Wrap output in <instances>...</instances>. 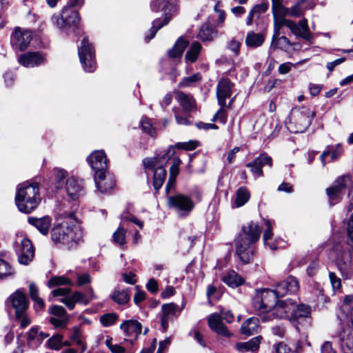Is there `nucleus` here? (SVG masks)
<instances>
[{
  "instance_id": "nucleus-46",
  "label": "nucleus",
  "mask_w": 353,
  "mask_h": 353,
  "mask_svg": "<svg viewBox=\"0 0 353 353\" xmlns=\"http://www.w3.org/2000/svg\"><path fill=\"white\" fill-rule=\"evenodd\" d=\"M112 338L107 336L105 343L112 353H126L125 349L119 344L113 343Z\"/></svg>"
},
{
  "instance_id": "nucleus-1",
  "label": "nucleus",
  "mask_w": 353,
  "mask_h": 353,
  "mask_svg": "<svg viewBox=\"0 0 353 353\" xmlns=\"http://www.w3.org/2000/svg\"><path fill=\"white\" fill-rule=\"evenodd\" d=\"M261 228L254 221L248 225H243L241 232L235 239V254L243 263H248L251 261L254 250V243L261 236Z\"/></svg>"
},
{
  "instance_id": "nucleus-39",
  "label": "nucleus",
  "mask_w": 353,
  "mask_h": 353,
  "mask_svg": "<svg viewBox=\"0 0 353 353\" xmlns=\"http://www.w3.org/2000/svg\"><path fill=\"white\" fill-rule=\"evenodd\" d=\"M188 43L183 39H179L175 43L174 47L168 51V54L170 57L177 58L180 57L185 48L187 47Z\"/></svg>"
},
{
  "instance_id": "nucleus-29",
  "label": "nucleus",
  "mask_w": 353,
  "mask_h": 353,
  "mask_svg": "<svg viewBox=\"0 0 353 353\" xmlns=\"http://www.w3.org/2000/svg\"><path fill=\"white\" fill-rule=\"evenodd\" d=\"M28 222L34 226L42 234L46 235L50 230L52 219L48 216L41 218L29 217Z\"/></svg>"
},
{
  "instance_id": "nucleus-48",
  "label": "nucleus",
  "mask_w": 353,
  "mask_h": 353,
  "mask_svg": "<svg viewBox=\"0 0 353 353\" xmlns=\"http://www.w3.org/2000/svg\"><path fill=\"white\" fill-rule=\"evenodd\" d=\"M114 243L119 245H124L125 243V230L123 226H119L116 232H114L112 236Z\"/></svg>"
},
{
  "instance_id": "nucleus-22",
  "label": "nucleus",
  "mask_w": 353,
  "mask_h": 353,
  "mask_svg": "<svg viewBox=\"0 0 353 353\" xmlns=\"http://www.w3.org/2000/svg\"><path fill=\"white\" fill-rule=\"evenodd\" d=\"M18 254V261L23 265L28 264L34 255V250L31 241L26 238H23L17 250Z\"/></svg>"
},
{
  "instance_id": "nucleus-12",
  "label": "nucleus",
  "mask_w": 353,
  "mask_h": 353,
  "mask_svg": "<svg viewBox=\"0 0 353 353\" xmlns=\"http://www.w3.org/2000/svg\"><path fill=\"white\" fill-rule=\"evenodd\" d=\"M221 314H222L220 315L217 313H214L209 316L208 319L209 327L218 334L230 337L231 333L223 323V319L225 320L227 323H230L234 320V315L230 310L225 312L223 311Z\"/></svg>"
},
{
  "instance_id": "nucleus-3",
  "label": "nucleus",
  "mask_w": 353,
  "mask_h": 353,
  "mask_svg": "<svg viewBox=\"0 0 353 353\" xmlns=\"http://www.w3.org/2000/svg\"><path fill=\"white\" fill-rule=\"evenodd\" d=\"M41 201L39 184L24 182L18 185L15 203L19 210L24 213H30L37 208Z\"/></svg>"
},
{
  "instance_id": "nucleus-52",
  "label": "nucleus",
  "mask_w": 353,
  "mask_h": 353,
  "mask_svg": "<svg viewBox=\"0 0 353 353\" xmlns=\"http://www.w3.org/2000/svg\"><path fill=\"white\" fill-rule=\"evenodd\" d=\"M70 283L69 279L64 276H54L49 280L48 285L49 288H53L54 286L68 285Z\"/></svg>"
},
{
  "instance_id": "nucleus-4",
  "label": "nucleus",
  "mask_w": 353,
  "mask_h": 353,
  "mask_svg": "<svg viewBox=\"0 0 353 353\" xmlns=\"http://www.w3.org/2000/svg\"><path fill=\"white\" fill-rule=\"evenodd\" d=\"M279 296L275 290L268 288L256 290L252 299V305L255 311L259 314L269 313L276 318V314L281 310L276 311V307L281 301H278Z\"/></svg>"
},
{
  "instance_id": "nucleus-50",
  "label": "nucleus",
  "mask_w": 353,
  "mask_h": 353,
  "mask_svg": "<svg viewBox=\"0 0 353 353\" xmlns=\"http://www.w3.org/2000/svg\"><path fill=\"white\" fill-rule=\"evenodd\" d=\"M241 46V40H238L236 37H232L227 43V48L232 51L235 56H238L240 52Z\"/></svg>"
},
{
  "instance_id": "nucleus-32",
  "label": "nucleus",
  "mask_w": 353,
  "mask_h": 353,
  "mask_svg": "<svg viewBox=\"0 0 353 353\" xmlns=\"http://www.w3.org/2000/svg\"><path fill=\"white\" fill-rule=\"evenodd\" d=\"M259 329V320L256 317H251L244 321L241 325V332L250 336L257 333Z\"/></svg>"
},
{
  "instance_id": "nucleus-14",
  "label": "nucleus",
  "mask_w": 353,
  "mask_h": 353,
  "mask_svg": "<svg viewBox=\"0 0 353 353\" xmlns=\"http://www.w3.org/2000/svg\"><path fill=\"white\" fill-rule=\"evenodd\" d=\"M168 205L170 208L174 209L181 217L189 215L194 207L191 198L181 194L168 197Z\"/></svg>"
},
{
  "instance_id": "nucleus-43",
  "label": "nucleus",
  "mask_w": 353,
  "mask_h": 353,
  "mask_svg": "<svg viewBox=\"0 0 353 353\" xmlns=\"http://www.w3.org/2000/svg\"><path fill=\"white\" fill-rule=\"evenodd\" d=\"M174 118L176 123L179 125H188L191 123L189 121L190 113L181 112L179 108H173Z\"/></svg>"
},
{
  "instance_id": "nucleus-59",
  "label": "nucleus",
  "mask_w": 353,
  "mask_h": 353,
  "mask_svg": "<svg viewBox=\"0 0 353 353\" xmlns=\"http://www.w3.org/2000/svg\"><path fill=\"white\" fill-rule=\"evenodd\" d=\"M167 6H168V3H166L163 0H154L150 4L152 10L154 11V12H157L160 9H161L163 10L165 9Z\"/></svg>"
},
{
  "instance_id": "nucleus-18",
  "label": "nucleus",
  "mask_w": 353,
  "mask_h": 353,
  "mask_svg": "<svg viewBox=\"0 0 353 353\" xmlns=\"http://www.w3.org/2000/svg\"><path fill=\"white\" fill-rule=\"evenodd\" d=\"M276 3L278 11L280 14L286 15L292 17H301L307 8L303 4L307 0H298L294 6L291 8H286L282 3V0H271Z\"/></svg>"
},
{
  "instance_id": "nucleus-34",
  "label": "nucleus",
  "mask_w": 353,
  "mask_h": 353,
  "mask_svg": "<svg viewBox=\"0 0 353 353\" xmlns=\"http://www.w3.org/2000/svg\"><path fill=\"white\" fill-rule=\"evenodd\" d=\"M222 281L232 288H237L244 283V279L234 270L223 276Z\"/></svg>"
},
{
  "instance_id": "nucleus-28",
  "label": "nucleus",
  "mask_w": 353,
  "mask_h": 353,
  "mask_svg": "<svg viewBox=\"0 0 353 353\" xmlns=\"http://www.w3.org/2000/svg\"><path fill=\"white\" fill-rule=\"evenodd\" d=\"M175 99L182 108V111L185 113H190L196 108V101L193 97L190 94H186L181 91H176Z\"/></svg>"
},
{
  "instance_id": "nucleus-13",
  "label": "nucleus",
  "mask_w": 353,
  "mask_h": 353,
  "mask_svg": "<svg viewBox=\"0 0 353 353\" xmlns=\"http://www.w3.org/2000/svg\"><path fill=\"white\" fill-rule=\"evenodd\" d=\"M351 185L352 179L349 175L337 179L334 185L326 190L330 204L334 205L338 203L345 194L346 189H349Z\"/></svg>"
},
{
  "instance_id": "nucleus-2",
  "label": "nucleus",
  "mask_w": 353,
  "mask_h": 353,
  "mask_svg": "<svg viewBox=\"0 0 353 353\" xmlns=\"http://www.w3.org/2000/svg\"><path fill=\"white\" fill-rule=\"evenodd\" d=\"M277 8L276 3L274 1H272V10L274 18L273 40L280 35V30L283 26H287L294 35L307 41L311 40L312 34L309 30L306 19H303L299 23H296L292 20L285 19L287 16L280 14Z\"/></svg>"
},
{
  "instance_id": "nucleus-33",
  "label": "nucleus",
  "mask_w": 353,
  "mask_h": 353,
  "mask_svg": "<svg viewBox=\"0 0 353 353\" xmlns=\"http://www.w3.org/2000/svg\"><path fill=\"white\" fill-rule=\"evenodd\" d=\"M261 339L262 336H258L252 338L248 342L237 343L236 344V349L240 352H254L259 348Z\"/></svg>"
},
{
  "instance_id": "nucleus-5",
  "label": "nucleus",
  "mask_w": 353,
  "mask_h": 353,
  "mask_svg": "<svg viewBox=\"0 0 353 353\" xmlns=\"http://www.w3.org/2000/svg\"><path fill=\"white\" fill-rule=\"evenodd\" d=\"M51 238L56 244H61L67 249H71L82 238V231L77 225L61 223L52 229Z\"/></svg>"
},
{
  "instance_id": "nucleus-10",
  "label": "nucleus",
  "mask_w": 353,
  "mask_h": 353,
  "mask_svg": "<svg viewBox=\"0 0 353 353\" xmlns=\"http://www.w3.org/2000/svg\"><path fill=\"white\" fill-rule=\"evenodd\" d=\"M80 62L85 72H92L97 68L95 50L91 43L85 37L78 48Z\"/></svg>"
},
{
  "instance_id": "nucleus-25",
  "label": "nucleus",
  "mask_w": 353,
  "mask_h": 353,
  "mask_svg": "<svg viewBox=\"0 0 353 353\" xmlns=\"http://www.w3.org/2000/svg\"><path fill=\"white\" fill-rule=\"evenodd\" d=\"M63 190L72 200L78 199L83 194L82 181L74 176L68 178Z\"/></svg>"
},
{
  "instance_id": "nucleus-20",
  "label": "nucleus",
  "mask_w": 353,
  "mask_h": 353,
  "mask_svg": "<svg viewBox=\"0 0 353 353\" xmlns=\"http://www.w3.org/2000/svg\"><path fill=\"white\" fill-rule=\"evenodd\" d=\"M268 165L272 166V159L266 153H262L252 161L248 163L245 166L250 168L251 172L256 176H263L262 168Z\"/></svg>"
},
{
  "instance_id": "nucleus-62",
  "label": "nucleus",
  "mask_w": 353,
  "mask_h": 353,
  "mask_svg": "<svg viewBox=\"0 0 353 353\" xmlns=\"http://www.w3.org/2000/svg\"><path fill=\"white\" fill-rule=\"evenodd\" d=\"M146 288L151 293L157 292L158 290L157 281L154 279H150L146 285Z\"/></svg>"
},
{
  "instance_id": "nucleus-24",
  "label": "nucleus",
  "mask_w": 353,
  "mask_h": 353,
  "mask_svg": "<svg viewBox=\"0 0 353 353\" xmlns=\"http://www.w3.org/2000/svg\"><path fill=\"white\" fill-rule=\"evenodd\" d=\"M234 86L233 83L227 78H222L216 86V96L218 103L221 106L226 105V99L232 95V89Z\"/></svg>"
},
{
  "instance_id": "nucleus-44",
  "label": "nucleus",
  "mask_w": 353,
  "mask_h": 353,
  "mask_svg": "<svg viewBox=\"0 0 353 353\" xmlns=\"http://www.w3.org/2000/svg\"><path fill=\"white\" fill-rule=\"evenodd\" d=\"M14 270L12 266L5 260L0 258V279L12 275Z\"/></svg>"
},
{
  "instance_id": "nucleus-41",
  "label": "nucleus",
  "mask_w": 353,
  "mask_h": 353,
  "mask_svg": "<svg viewBox=\"0 0 353 353\" xmlns=\"http://www.w3.org/2000/svg\"><path fill=\"white\" fill-rule=\"evenodd\" d=\"M216 35V32L208 25H203L199 32V37L203 41H211Z\"/></svg>"
},
{
  "instance_id": "nucleus-9",
  "label": "nucleus",
  "mask_w": 353,
  "mask_h": 353,
  "mask_svg": "<svg viewBox=\"0 0 353 353\" xmlns=\"http://www.w3.org/2000/svg\"><path fill=\"white\" fill-rule=\"evenodd\" d=\"M315 113L307 108L293 110L290 114V125L288 127L294 133L304 132L310 125Z\"/></svg>"
},
{
  "instance_id": "nucleus-37",
  "label": "nucleus",
  "mask_w": 353,
  "mask_h": 353,
  "mask_svg": "<svg viewBox=\"0 0 353 353\" xmlns=\"http://www.w3.org/2000/svg\"><path fill=\"white\" fill-rule=\"evenodd\" d=\"M111 299L117 304H126L130 299V295L129 294L128 289H115L112 294H111Z\"/></svg>"
},
{
  "instance_id": "nucleus-49",
  "label": "nucleus",
  "mask_w": 353,
  "mask_h": 353,
  "mask_svg": "<svg viewBox=\"0 0 353 353\" xmlns=\"http://www.w3.org/2000/svg\"><path fill=\"white\" fill-rule=\"evenodd\" d=\"M62 336L54 334L48 341V346L50 349L59 350L62 346Z\"/></svg>"
},
{
  "instance_id": "nucleus-35",
  "label": "nucleus",
  "mask_w": 353,
  "mask_h": 353,
  "mask_svg": "<svg viewBox=\"0 0 353 353\" xmlns=\"http://www.w3.org/2000/svg\"><path fill=\"white\" fill-rule=\"evenodd\" d=\"M264 40L265 37L263 34L250 31L247 33L245 42L248 47L255 48L261 46Z\"/></svg>"
},
{
  "instance_id": "nucleus-45",
  "label": "nucleus",
  "mask_w": 353,
  "mask_h": 353,
  "mask_svg": "<svg viewBox=\"0 0 353 353\" xmlns=\"http://www.w3.org/2000/svg\"><path fill=\"white\" fill-rule=\"evenodd\" d=\"M202 79L201 74L198 72L190 77H185L179 84V87L185 88L192 86L195 83L200 81Z\"/></svg>"
},
{
  "instance_id": "nucleus-6",
  "label": "nucleus",
  "mask_w": 353,
  "mask_h": 353,
  "mask_svg": "<svg viewBox=\"0 0 353 353\" xmlns=\"http://www.w3.org/2000/svg\"><path fill=\"white\" fill-rule=\"evenodd\" d=\"M276 310H281L279 314H276L277 319L296 320L303 319L309 324L310 323L311 307L307 305H296L295 301L288 299L281 301Z\"/></svg>"
},
{
  "instance_id": "nucleus-11",
  "label": "nucleus",
  "mask_w": 353,
  "mask_h": 353,
  "mask_svg": "<svg viewBox=\"0 0 353 353\" xmlns=\"http://www.w3.org/2000/svg\"><path fill=\"white\" fill-rule=\"evenodd\" d=\"M51 21L60 29L68 28L75 32L79 30L80 17L77 11L64 7L61 18L58 15H52Z\"/></svg>"
},
{
  "instance_id": "nucleus-7",
  "label": "nucleus",
  "mask_w": 353,
  "mask_h": 353,
  "mask_svg": "<svg viewBox=\"0 0 353 353\" xmlns=\"http://www.w3.org/2000/svg\"><path fill=\"white\" fill-rule=\"evenodd\" d=\"M171 151L174 152L172 148L160 158L155 157L153 158H146L143 160L145 168L154 171L153 186L157 191L162 187L165 181L167 172L163 167V164L166 163L170 159L169 153Z\"/></svg>"
},
{
  "instance_id": "nucleus-51",
  "label": "nucleus",
  "mask_w": 353,
  "mask_h": 353,
  "mask_svg": "<svg viewBox=\"0 0 353 353\" xmlns=\"http://www.w3.org/2000/svg\"><path fill=\"white\" fill-rule=\"evenodd\" d=\"M118 316L115 313H108L101 316L100 321L103 324V325L108 327L113 325L116 322Z\"/></svg>"
},
{
  "instance_id": "nucleus-64",
  "label": "nucleus",
  "mask_w": 353,
  "mask_h": 353,
  "mask_svg": "<svg viewBox=\"0 0 353 353\" xmlns=\"http://www.w3.org/2000/svg\"><path fill=\"white\" fill-rule=\"evenodd\" d=\"M347 233L349 239L353 242V214L347 222Z\"/></svg>"
},
{
  "instance_id": "nucleus-8",
  "label": "nucleus",
  "mask_w": 353,
  "mask_h": 353,
  "mask_svg": "<svg viewBox=\"0 0 353 353\" xmlns=\"http://www.w3.org/2000/svg\"><path fill=\"white\" fill-rule=\"evenodd\" d=\"M336 265L344 279L353 276V247H336Z\"/></svg>"
},
{
  "instance_id": "nucleus-31",
  "label": "nucleus",
  "mask_w": 353,
  "mask_h": 353,
  "mask_svg": "<svg viewBox=\"0 0 353 353\" xmlns=\"http://www.w3.org/2000/svg\"><path fill=\"white\" fill-rule=\"evenodd\" d=\"M53 183L57 190H62L68 176V172L62 168H55L52 170Z\"/></svg>"
},
{
  "instance_id": "nucleus-54",
  "label": "nucleus",
  "mask_w": 353,
  "mask_h": 353,
  "mask_svg": "<svg viewBox=\"0 0 353 353\" xmlns=\"http://www.w3.org/2000/svg\"><path fill=\"white\" fill-rule=\"evenodd\" d=\"M50 322L56 328H64L68 324V318L50 317Z\"/></svg>"
},
{
  "instance_id": "nucleus-21",
  "label": "nucleus",
  "mask_w": 353,
  "mask_h": 353,
  "mask_svg": "<svg viewBox=\"0 0 353 353\" xmlns=\"http://www.w3.org/2000/svg\"><path fill=\"white\" fill-rule=\"evenodd\" d=\"M299 289L297 279L292 276H288L285 280L278 283L274 290L279 297H283L288 294H294Z\"/></svg>"
},
{
  "instance_id": "nucleus-27",
  "label": "nucleus",
  "mask_w": 353,
  "mask_h": 353,
  "mask_svg": "<svg viewBox=\"0 0 353 353\" xmlns=\"http://www.w3.org/2000/svg\"><path fill=\"white\" fill-rule=\"evenodd\" d=\"M44 61V56L39 52H27L19 57V62L25 67L38 66Z\"/></svg>"
},
{
  "instance_id": "nucleus-53",
  "label": "nucleus",
  "mask_w": 353,
  "mask_h": 353,
  "mask_svg": "<svg viewBox=\"0 0 353 353\" xmlns=\"http://www.w3.org/2000/svg\"><path fill=\"white\" fill-rule=\"evenodd\" d=\"M71 340L75 342L81 348L83 352L85 350L86 346L81 339V332L77 327L74 328L73 334L71 336Z\"/></svg>"
},
{
  "instance_id": "nucleus-40",
  "label": "nucleus",
  "mask_w": 353,
  "mask_h": 353,
  "mask_svg": "<svg viewBox=\"0 0 353 353\" xmlns=\"http://www.w3.org/2000/svg\"><path fill=\"white\" fill-rule=\"evenodd\" d=\"M250 194L245 187L239 188L236 193V205L241 207L245 204L250 199Z\"/></svg>"
},
{
  "instance_id": "nucleus-38",
  "label": "nucleus",
  "mask_w": 353,
  "mask_h": 353,
  "mask_svg": "<svg viewBox=\"0 0 353 353\" xmlns=\"http://www.w3.org/2000/svg\"><path fill=\"white\" fill-rule=\"evenodd\" d=\"M201 48L202 46L199 42H193L185 54V61L187 62L194 63L197 60Z\"/></svg>"
},
{
  "instance_id": "nucleus-23",
  "label": "nucleus",
  "mask_w": 353,
  "mask_h": 353,
  "mask_svg": "<svg viewBox=\"0 0 353 353\" xmlns=\"http://www.w3.org/2000/svg\"><path fill=\"white\" fill-rule=\"evenodd\" d=\"M87 161L92 170L95 171V174L107 171V157L103 150H98L92 152L87 158Z\"/></svg>"
},
{
  "instance_id": "nucleus-60",
  "label": "nucleus",
  "mask_w": 353,
  "mask_h": 353,
  "mask_svg": "<svg viewBox=\"0 0 353 353\" xmlns=\"http://www.w3.org/2000/svg\"><path fill=\"white\" fill-rule=\"evenodd\" d=\"M72 296L76 303H81L86 305L90 302L88 298H87L83 293L80 292H74L72 294Z\"/></svg>"
},
{
  "instance_id": "nucleus-26",
  "label": "nucleus",
  "mask_w": 353,
  "mask_h": 353,
  "mask_svg": "<svg viewBox=\"0 0 353 353\" xmlns=\"http://www.w3.org/2000/svg\"><path fill=\"white\" fill-rule=\"evenodd\" d=\"M338 343L343 353H353V330L344 328L339 334Z\"/></svg>"
},
{
  "instance_id": "nucleus-55",
  "label": "nucleus",
  "mask_w": 353,
  "mask_h": 353,
  "mask_svg": "<svg viewBox=\"0 0 353 353\" xmlns=\"http://www.w3.org/2000/svg\"><path fill=\"white\" fill-rule=\"evenodd\" d=\"M141 125L142 130L150 135L151 137L155 136V130L152 125V124L149 122L148 119H143L141 121Z\"/></svg>"
},
{
  "instance_id": "nucleus-30",
  "label": "nucleus",
  "mask_w": 353,
  "mask_h": 353,
  "mask_svg": "<svg viewBox=\"0 0 353 353\" xmlns=\"http://www.w3.org/2000/svg\"><path fill=\"white\" fill-rule=\"evenodd\" d=\"M120 328L127 336H137L141 332L142 325L136 320H128L120 325Z\"/></svg>"
},
{
  "instance_id": "nucleus-57",
  "label": "nucleus",
  "mask_w": 353,
  "mask_h": 353,
  "mask_svg": "<svg viewBox=\"0 0 353 353\" xmlns=\"http://www.w3.org/2000/svg\"><path fill=\"white\" fill-rule=\"evenodd\" d=\"M181 161L179 157H174L172 160V164L170 168V175L177 176L179 172V165Z\"/></svg>"
},
{
  "instance_id": "nucleus-15",
  "label": "nucleus",
  "mask_w": 353,
  "mask_h": 353,
  "mask_svg": "<svg viewBox=\"0 0 353 353\" xmlns=\"http://www.w3.org/2000/svg\"><path fill=\"white\" fill-rule=\"evenodd\" d=\"M32 39L31 31L16 27L10 37V43L16 50L23 51L29 46Z\"/></svg>"
},
{
  "instance_id": "nucleus-61",
  "label": "nucleus",
  "mask_w": 353,
  "mask_h": 353,
  "mask_svg": "<svg viewBox=\"0 0 353 353\" xmlns=\"http://www.w3.org/2000/svg\"><path fill=\"white\" fill-rule=\"evenodd\" d=\"M329 277L334 289H339L341 286V279L336 276L334 272H330Z\"/></svg>"
},
{
  "instance_id": "nucleus-42",
  "label": "nucleus",
  "mask_w": 353,
  "mask_h": 353,
  "mask_svg": "<svg viewBox=\"0 0 353 353\" xmlns=\"http://www.w3.org/2000/svg\"><path fill=\"white\" fill-rule=\"evenodd\" d=\"M170 19V17H165L162 22H160V19H155L152 23V26L150 30V36L146 35L145 39L149 41L150 39L154 37L156 33L158 30H159L163 26L167 25Z\"/></svg>"
},
{
  "instance_id": "nucleus-17",
  "label": "nucleus",
  "mask_w": 353,
  "mask_h": 353,
  "mask_svg": "<svg viewBox=\"0 0 353 353\" xmlns=\"http://www.w3.org/2000/svg\"><path fill=\"white\" fill-rule=\"evenodd\" d=\"M182 309L174 303H165L161 306V325L163 331L167 330L169 323L180 314Z\"/></svg>"
},
{
  "instance_id": "nucleus-63",
  "label": "nucleus",
  "mask_w": 353,
  "mask_h": 353,
  "mask_svg": "<svg viewBox=\"0 0 353 353\" xmlns=\"http://www.w3.org/2000/svg\"><path fill=\"white\" fill-rule=\"evenodd\" d=\"M321 353H336L330 341H325L321 346Z\"/></svg>"
},
{
  "instance_id": "nucleus-56",
  "label": "nucleus",
  "mask_w": 353,
  "mask_h": 353,
  "mask_svg": "<svg viewBox=\"0 0 353 353\" xmlns=\"http://www.w3.org/2000/svg\"><path fill=\"white\" fill-rule=\"evenodd\" d=\"M50 312L54 315V317L67 318L65 310L60 305L52 306L50 310Z\"/></svg>"
},
{
  "instance_id": "nucleus-16",
  "label": "nucleus",
  "mask_w": 353,
  "mask_h": 353,
  "mask_svg": "<svg viewBox=\"0 0 353 353\" xmlns=\"http://www.w3.org/2000/svg\"><path fill=\"white\" fill-rule=\"evenodd\" d=\"M14 310L15 318L19 319L27 312L28 301L26 294L20 290L16 291L10 296L8 302Z\"/></svg>"
},
{
  "instance_id": "nucleus-58",
  "label": "nucleus",
  "mask_w": 353,
  "mask_h": 353,
  "mask_svg": "<svg viewBox=\"0 0 353 353\" xmlns=\"http://www.w3.org/2000/svg\"><path fill=\"white\" fill-rule=\"evenodd\" d=\"M265 225H266V229L264 232L263 239L264 243L266 244L268 240H269L272 238L273 233H272V226L271 221L270 220H266L265 221Z\"/></svg>"
},
{
  "instance_id": "nucleus-36",
  "label": "nucleus",
  "mask_w": 353,
  "mask_h": 353,
  "mask_svg": "<svg viewBox=\"0 0 353 353\" xmlns=\"http://www.w3.org/2000/svg\"><path fill=\"white\" fill-rule=\"evenodd\" d=\"M343 150L340 144L336 145L335 147H329L321 154V160L323 166L325 165V158L331 155L332 160L337 159L343 153Z\"/></svg>"
},
{
  "instance_id": "nucleus-47",
  "label": "nucleus",
  "mask_w": 353,
  "mask_h": 353,
  "mask_svg": "<svg viewBox=\"0 0 353 353\" xmlns=\"http://www.w3.org/2000/svg\"><path fill=\"white\" fill-rule=\"evenodd\" d=\"M272 46L280 49H284L291 46L290 40L285 36L278 37L274 40L272 39Z\"/></svg>"
},
{
  "instance_id": "nucleus-19",
  "label": "nucleus",
  "mask_w": 353,
  "mask_h": 353,
  "mask_svg": "<svg viewBox=\"0 0 353 353\" xmlns=\"http://www.w3.org/2000/svg\"><path fill=\"white\" fill-rule=\"evenodd\" d=\"M94 181L97 188L101 193L108 192L115 186L114 176L107 171L95 174Z\"/></svg>"
}]
</instances>
